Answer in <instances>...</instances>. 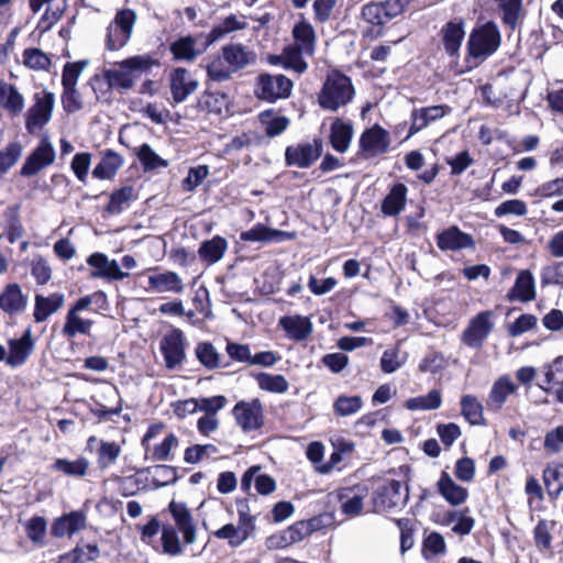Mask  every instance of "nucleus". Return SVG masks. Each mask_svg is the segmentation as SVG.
Instances as JSON below:
<instances>
[{
	"label": "nucleus",
	"mask_w": 563,
	"mask_h": 563,
	"mask_svg": "<svg viewBox=\"0 0 563 563\" xmlns=\"http://www.w3.org/2000/svg\"><path fill=\"white\" fill-rule=\"evenodd\" d=\"M179 445V440L174 433H169L165 439L153 446L152 457L157 461L173 460L172 452Z\"/></svg>",
	"instance_id": "61"
},
{
	"label": "nucleus",
	"mask_w": 563,
	"mask_h": 563,
	"mask_svg": "<svg viewBox=\"0 0 563 563\" xmlns=\"http://www.w3.org/2000/svg\"><path fill=\"white\" fill-rule=\"evenodd\" d=\"M99 443L97 463L100 468H108L113 465L121 454V446L117 442L103 441L92 435L87 441V448L91 449L93 443Z\"/></svg>",
	"instance_id": "36"
},
{
	"label": "nucleus",
	"mask_w": 563,
	"mask_h": 563,
	"mask_svg": "<svg viewBox=\"0 0 563 563\" xmlns=\"http://www.w3.org/2000/svg\"><path fill=\"white\" fill-rule=\"evenodd\" d=\"M449 112L450 108L443 104L415 109L411 112V124L407 139L426 129L432 122L442 119Z\"/></svg>",
	"instance_id": "20"
},
{
	"label": "nucleus",
	"mask_w": 563,
	"mask_h": 563,
	"mask_svg": "<svg viewBox=\"0 0 563 563\" xmlns=\"http://www.w3.org/2000/svg\"><path fill=\"white\" fill-rule=\"evenodd\" d=\"M354 95L355 90L350 77L338 70H332L327 75L318 93V103L322 109L335 112L350 103Z\"/></svg>",
	"instance_id": "1"
},
{
	"label": "nucleus",
	"mask_w": 563,
	"mask_h": 563,
	"mask_svg": "<svg viewBox=\"0 0 563 563\" xmlns=\"http://www.w3.org/2000/svg\"><path fill=\"white\" fill-rule=\"evenodd\" d=\"M247 26V21L245 15H236L231 14L223 19L221 23L216 25L209 33L210 42H216L228 34L244 30Z\"/></svg>",
	"instance_id": "41"
},
{
	"label": "nucleus",
	"mask_w": 563,
	"mask_h": 563,
	"mask_svg": "<svg viewBox=\"0 0 563 563\" xmlns=\"http://www.w3.org/2000/svg\"><path fill=\"white\" fill-rule=\"evenodd\" d=\"M65 302V296L62 292H54L49 296L35 295L33 318L35 322L46 321L52 314L57 312Z\"/></svg>",
	"instance_id": "24"
},
{
	"label": "nucleus",
	"mask_w": 563,
	"mask_h": 563,
	"mask_svg": "<svg viewBox=\"0 0 563 563\" xmlns=\"http://www.w3.org/2000/svg\"><path fill=\"white\" fill-rule=\"evenodd\" d=\"M227 249V240L217 235L213 236L211 240L205 241L200 245L198 254L201 261L208 264H214L223 257Z\"/></svg>",
	"instance_id": "38"
},
{
	"label": "nucleus",
	"mask_w": 563,
	"mask_h": 563,
	"mask_svg": "<svg viewBox=\"0 0 563 563\" xmlns=\"http://www.w3.org/2000/svg\"><path fill=\"white\" fill-rule=\"evenodd\" d=\"M148 286L156 292L181 294L185 289L181 277L172 271L156 273L148 276Z\"/></svg>",
	"instance_id": "28"
},
{
	"label": "nucleus",
	"mask_w": 563,
	"mask_h": 563,
	"mask_svg": "<svg viewBox=\"0 0 563 563\" xmlns=\"http://www.w3.org/2000/svg\"><path fill=\"white\" fill-rule=\"evenodd\" d=\"M536 297L534 280L528 271L519 273L511 290V298L520 301H530Z\"/></svg>",
	"instance_id": "43"
},
{
	"label": "nucleus",
	"mask_w": 563,
	"mask_h": 563,
	"mask_svg": "<svg viewBox=\"0 0 563 563\" xmlns=\"http://www.w3.org/2000/svg\"><path fill=\"white\" fill-rule=\"evenodd\" d=\"M214 537L221 540H228L233 548L240 547L247 538V528L235 527L232 523L224 525L214 532Z\"/></svg>",
	"instance_id": "52"
},
{
	"label": "nucleus",
	"mask_w": 563,
	"mask_h": 563,
	"mask_svg": "<svg viewBox=\"0 0 563 563\" xmlns=\"http://www.w3.org/2000/svg\"><path fill=\"white\" fill-rule=\"evenodd\" d=\"M175 529L181 533L186 544L197 541V523L185 503L172 500L168 505Z\"/></svg>",
	"instance_id": "11"
},
{
	"label": "nucleus",
	"mask_w": 563,
	"mask_h": 563,
	"mask_svg": "<svg viewBox=\"0 0 563 563\" xmlns=\"http://www.w3.org/2000/svg\"><path fill=\"white\" fill-rule=\"evenodd\" d=\"M406 362V356L400 354L398 346L386 350L380 358V367L384 373L391 374Z\"/></svg>",
	"instance_id": "60"
},
{
	"label": "nucleus",
	"mask_w": 563,
	"mask_h": 563,
	"mask_svg": "<svg viewBox=\"0 0 563 563\" xmlns=\"http://www.w3.org/2000/svg\"><path fill=\"white\" fill-rule=\"evenodd\" d=\"M30 7L33 12H38L42 9H45L43 16H42V23L44 24V27H51L63 15L64 11L67 8V1L66 0H30Z\"/></svg>",
	"instance_id": "30"
},
{
	"label": "nucleus",
	"mask_w": 563,
	"mask_h": 563,
	"mask_svg": "<svg viewBox=\"0 0 563 563\" xmlns=\"http://www.w3.org/2000/svg\"><path fill=\"white\" fill-rule=\"evenodd\" d=\"M123 163V157L119 153L107 150L101 161L93 168L92 175L98 179H111L122 167Z\"/></svg>",
	"instance_id": "37"
},
{
	"label": "nucleus",
	"mask_w": 563,
	"mask_h": 563,
	"mask_svg": "<svg viewBox=\"0 0 563 563\" xmlns=\"http://www.w3.org/2000/svg\"><path fill=\"white\" fill-rule=\"evenodd\" d=\"M201 104L209 112L221 114L229 106V96L221 91H207L201 97Z\"/></svg>",
	"instance_id": "56"
},
{
	"label": "nucleus",
	"mask_w": 563,
	"mask_h": 563,
	"mask_svg": "<svg viewBox=\"0 0 563 563\" xmlns=\"http://www.w3.org/2000/svg\"><path fill=\"white\" fill-rule=\"evenodd\" d=\"M292 86V81L283 74L264 73L256 78L254 93L261 100L275 102L288 98Z\"/></svg>",
	"instance_id": "7"
},
{
	"label": "nucleus",
	"mask_w": 563,
	"mask_h": 563,
	"mask_svg": "<svg viewBox=\"0 0 563 563\" xmlns=\"http://www.w3.org/2000/svg\"><path fill=\"white\" fill-rule=\"evenodd\" d=\"M52 468L68 476L82 477L87 474L89 462L86 457H79L75 461L57 459L53 463Z\"/></svg>",
	"instance_id": "49"
},
{
	"label": "nucleus",
	"mask_w": 563,
	"mask_h": 563,
	"mask_svg": "<svg viewBox=\"0 0 563 563\" xmlns=\"http://www.w3.org/2000/svg\"><path fill=\"white\" fill-rule=\"evenodd\" d=\"M87 65V60L67 63L64 67L62 75L63 88L76 87L77 81Z\"/></svg>",
	"instance_id": "62"
},
{
	"label": "nucleus",
	"mask_w": 563,
	"mask_h": 563,
	"mask_svg": "<svg viewBox=\"0 0 563 563\" xmlns=\"http://www.w3.org/2000/svg\"><path fill=\"white\" fill-rule=\"evenodd\" d=\"M296 238L295 232H286L277 229H271L262 223H257L251 229L243 231L240 239L244 242H262V243H278L290 241Z\"/></svg>",
	"instance_id": "18"
},
{
	"label": "nucleus",
	"mask_w": 563,
	"mask_h": 563,
	"mask_svg": "<svg viewBox=\"0 0 563 563\" xmlns=\"http://www.w3.org/2000/svg\"><path fill=\"white\" fill-rule=\"evenodd\" d=\"M195 352L199 362L206 367L214 368L219 365V354L211 343H199Z\"/></svg>",
	"instance_id": "63"
},
{
	"label": "nucleus",
	"mask_w": 563,
	"mask_h": 563,
	"mask_svg": "<svg viewBox=\"0 0 563 563\" xmlns=\"http://www.w3.org/2000/svg\"><path fill=\"white\" fill-rule=\"evenodd\" d=\"M305 53L300 48L288 45L283 49V53L276 58L283 60V67L291 69L298 74H302L307 70L308 64L303 59Z\"/></svg>",
	"instance_id": "44"
},
{
	"label": "nucleus",
	"mask_w": 563,
	"mask_h": 563,
	"mask_svg": "<svg viewBox=\"0 0 563 563\" xmlns=\"http://www.w3.org/2000/svg\"><path fill=\"white\" fill-rule=\"evenodd\" d=\"M87 264L93 268L90 273L91 278L123 280L129 276L128 273L120 269L115 260H110L106 254L100 252L90 254L87 258Z\"/></svg>",
	"instance_id": "16"
},
{
	"label": "nucleus",
	"mask_w": 563,
	"mask_h": 563,
	"mask_svg": "<svg viewBox=\"0 0 563 563\" xmlns=\"http://www.w3.org/2000/svg\"><path fill=\"white\" fill-rule=\"evenodd\" d=\"M363 407V399L360 396L341 395L333 405L336 416L347 417L357 413Z\"/></svg>",
	"instance_id": "53"
},
{
	"label": "nucleus",
	"mask_w": 563,
	"mask_h": 563,
	"mask_svg": "<svg viewBox=\"0 0 563 563\" xmlns=\"http://www.w3.org/2000/svg\"><path fill=\"white\" fill-rule=\"evenodd\" d=\"M437 245L442 251H460L473 246V239L457 227H450L437 235Z\"/></svg>",
	"instance_id": "27"
},
{
	"label": "nucleus",
	"mask_w": 563,
	"mask_h": 563,
	"mask_svg": "<svg viewBox=\"0 0 563 563\" xmlns=\"http://www.w3.org/2000/svg\"><path fill=\"white\" fill-rule=\"evenodd\" d=\"M494 329V313L482 311L473 317L461 334L462 342L473 349H481Z\"/></svg>",
	"instance_id": "8"
},
{
	"label": "nucleus",
	"mask_w": 563,
	"mask_h": 563,
	"mask_svg": "<svg viewBox=\"0 0 563 563\" xmlns=\"http://www.w3.org/2000/svg\"><path fill=\"white\" fill-rule=\"evenodd\" d=\"M229 63L224 59L223 54L221 53L217 57H214L207 66V74L211 80L221 82L230 79L232 74H234L233 69H230Z\"/></svg>",
	"instance_id": "54"
},
{
	"label": "nucleus",
	"mask_w": 563,
	"mask_h": 563,
	"mask_svg": "<svg viewBox=\"0 0 563 563\" xmlns=\"http://www.w3.org/2000/svg\"><path fill=\"white\" fill-rule=\"evenodd\" d=\"M104 296L102 291L80 297L68 309L65 316V322L62 328V334L67 340H73L78 335L89 336L93 327V321L84 318L81 312L88 309L97 297Z\"/></svg>",
	"instance_id": "3"
},
{
	"label": "nucleus",
	"mask_w": 563,
	"mask_h": 563,
	"mask_svg": "<svg viewBox=\"0 0 563 563\" xmlns=\"http://www.w3.org/2000/svg\"><path fill=\"white\" fill-rule=\"evenodd\" d=\"M364 497V490H362L358 487H346L338 492V498L341 504V509L343 514L350 517H355L361 514L363 509Z\"/></svg>",
	"instance_id": "35"
},
{
	"label": "nucleus",
	"mask_w": 563,
	"mask_h": 563,
	"mask_svg": "<svg viewBox=\"0 0 563 563\" xmlns=\"http://www.w3.org/2000/svg\"><path fill=\"white\" fill-rule=\"evenodd\" d=\"M22 155V145L19 142H12L0 151V177L15 165Z\"/></svg>",
	"instance_id": "58"
},
{
	"label": "nucleus",
	"mask_w": 563,
	"mask_h": 563,
	"mask_svg": "<svg viewBox=\"0 0 563 563\" xmlns=\"http://www.w3.org/2000/svg\"><path fill=\"white\" fill-rule=\"evenodd\" d=\"M163 553L176 556L184 552L178 531L172 525H163L161 529Z\"/></svg>",
	"instance_id": "48"
},
{
	"label": "nucleus",
	"mask_w": 563,
	"mask_h": 563,
	"mask_svg": "<svg viewBox=\"0 0 563 563\" xmlns=\"http://www.w3.org/2000/svg\"><path fill=\"white\" fill-rule=\"evenodd\" d=\"M25 108V99L16 86L0 80V109L9 117H19Z\"/></svg>",
	"instance_id": "21"
},
{
	"label": "nucleus",
	"mask_w": 563,
	"mask_h": 563,
	"mask_svg": "<svg viewBox=\"0 0 563 563\" xmlns=\"http://www.w3.org/2000/svg\"><path fill=\"white\" fill-rule=\"evenodd\" d=\"M89 85L96 96V99L101 102H109L112 99V91L115 89L109 76L107 68L96 73L89 80Z\"/></svg>",
	"instance_id": "40"
},
{
	"label": "nucleus",
	"mask_w": 563,
	"mask_h": 563,
	"mask_svg": "<svg viewBox=\"0 0 563 563\" xmlns=\"http://www.w3.org/2000/svg\"><path fill=\"white\" fill-rule=\"evenodd\" d=\"M232 415L244 432L258 430L264 424L263 406L258 399L239 401L233 407Z\"/></svg>",
	"instance_id": "10"
},
{
	"label": "nucleus",
	"mask_w": 563,
	"mask_h": 563,
	"mask_svg": "<svg viewBox=\"0 0 563 563\" xmlns=\"http://www.w3.org/2000/svg\"><path fill=\"white\" fill-rule=\"evenodd\" d=\"M461 412L463 417L474 426L484 424V408L482 402L473 395L461 398Z\"/></svg>",
	"instance_id": "45"
},
{
	"label": "nucleus",
	"mask_w": 563,
	"mask_h": 563,
	"mask_svg": "<svg viewBox=\"0 0 563 563\" xmlns=\"http://www.w3.org/2000/svg\"><path fill=\"white\" fill-rule=\"evenodd\" d=\"M279 325L288 338L295 341L306 340L312 332V322L308 317L287 316L279 319Z\"/></svg>",
	"instance_id": "31"
},
{
	"label": "nucleus",
	"mask_w": 563,
	"mask_h": 563,
	"mask_svg": "<svg viewBox=\"0 0 563 563\" xmlns=\"http://www.w3.org/2000/svg\"><path fill=\"white\" fill-rule=\"evenodd\" d=\"M517 385L508 375L497 378L487 395L486 407L488 410L497 412L501 410L508 397L517 391Z\"/></svg>",
	"instance_id": "19"
},
{
	"label": "nucleus",
	"mask_w": 563,
	"mask_h": 563,
	"mask_svg": "<svg viewBox=\"0 0 563 563\" xmlns=\"http://www.w3.org/2000/svg\"><path fill=\"white\" fill-rule=\"evenodd\" d=\"M197 40L192 36H184L172 43L170 52L175 59L192 62L202 52L196 47Z\"/></svg>",
	"instance_id": "42"
},
{
	"label": "nucleus",
	"mask_w": 563,
	"mask_h": 563,
	"mask_svg": "<svg viewBox=\"0 0 563 563\" xmlns=\"http://www.w3.org/2000/svg\"><path fill=\"white\" fill-rule=\"evenodd\" d=\"M136 156L145 170L168 166V162L156 154L148 144H142L136 150Z\"/></svg>",
	"instance_id": "55"
},
{
	"label": "nucleus",
	"mask_w": 563,
	"mask_h": 563,
	"mask_svg": "<svg viewBox=\"0 0 563 563\" xmlns=\"http://www.w3.org/2000/svg\"><path fill=\"white\" fill-rule=\"evenodd\" d=\"M404 500L401 483L388 481L373 493V505L376 512H384L397 507Z\"/></svg>",
	"instance_id": "17"
},
{
	"label": "nucleus",
	"mask_w": 563,
	"mask_h": 563,
	"mask_svg": "<svg viewBox=\"0 0 563 563\" xmlns=\"http://www.w3.org/2000/svg\"><path fill=\"white\" fill-rule=\"evenodd\" d=\"M407 194L406 185L395 184L382 202V212L387 217L398 216L406 207Z\"/></svg>",
	"instance_id": "33"
},
{
	"label": "nucleus",
	"mask_w": 563,
	"mask_h": 563,
	"mask_svg": "<svg viewBox=\"0 0 563 563\" xmlns=\"http://www.w3.org/2000/svg\"><path fill=\"white\" fill-rule=\"evenodd\" d=\"M199 82L192 74L183 67L173 69L169 74V88L174 102H184L198 89Z\"/></svg>",
	"instance_id": "15"
},
{
	"label": "nucleus",
	"mask_w": 563,
	"mask_h": 563,
	"mask_svg": "<svg viewBox=\"0 0 563 563\" xmlns=\"http://www.w3.org/2000/svg\"><path fill=\"white\" fill-rule=\"evenodd\" d=\"M86 527V516L81 511L70 514L56 519L52 526V533L55 537L71 536Z\"/></svg>",
	"instance_id": "34"
},
{
	"label": "nucleus",
	"mask_w": 563,
	"mask_h": 563,
	"mask_svg": "<svg viewBox=\"0 0 563 563\" xmlns=\"http://www.w3.org/2000/svg\"><path fill=\"white\" fill-rule=\"evenodd\" d=\"M166 368L179 367L186 358V341L181 330L173 329L166 333L159 343Z\"/></svg>",
	"instance_id": "9"
},
{
	"label": "nucleus",
	"mask_w": 563,
	"mask_h": 563,
	"mask_svg": "<svg viewBox=\"0 0 563 563\" xmlns=\"http://www.w3.org/2000/svg\"><path fill=\"white\" fill-rule=\"evenodd\" d=\"M543 448L549 454H559L563 451V424L545 433Z\"/></svg>",
	"instance_id": "64"
},
{
	"label": "nucleus",
	"mask_w": 563,
	"mask_h": 563,
	"mask_svg": "<svg viewBox=\"0 0 563 563\" xmlns=\"http://www.w3.org/2000/svg\"><path fill=\"white\" fill-rule=\"evenodd\" d=\"M353 134V124L336 118L331 124L330 144L336 152L345 153L350 147Z\"/></svg>",
	"instance_id": "32"
},
{
	"label": "nucleus",
	"mask_w": 563,
	"mask_h": 563,
	"mask_svg": "<svg viewBox=\"0 0 563 563\" xmlns=\"http://www.w3.org/2000/svg\"><path fill=\"white\" fill-rule=\"evenodd\" d=\"M156 65V60L150 55H136L115 63L107 68L115 89L125 91L134 87L142 74L147 73Z\"/></svg>",
	"instance_id": "2"
},
{
	"label": "nucleus",
	"mask_w": 563,
	"mask_h": 563,
	"mask_svg": "<svg viewBox=\"0 0 563 563\" xmlns=\"http://www.w3.org/2000/svg\"><path fill=\"white\" fill-rule=\"evenodd\" d=\"M258 118L265 133L271 137L279 135L289 125L288 118L276 113L274 110L264 111Z\"/></svg>",
	"instance_id": "46"
},
{
	"label": "nucleus",
	"mask_w": 563,
	"mask_h": 563,
	"mask_svg": "<svg viewBox=\"0 0 563 563\" xmlns=\"http://www.w3.org/2000/svg\"><path fill=\"white\" fill-rule=\"evenodd\" d=\"M136 22V13L131 9L117 12L114 20L107 27L106 46L118 51L125 46L131 38Z\"/></svg>",
	"instance_id": "6"
},
{
	"label": "nucleus",
	"mask_w": 563,
	"mask_h": 563,
	"mask_svg": "<svg viewBox=\"0 0 563 563\" xmlns=\"http://www.w3.org/2000/svg\"><path fill=\"white\" fill-rule=\"evenodd\" d=\"M23 64L33 70H46L51 58L38 48H27L23 52Z\"/></svg>",
	"instance_id": "59"
},
{
	"label": "nucleus",
	"mask_w": 563,
	"mask_h": 563,
	"mask_svg": "<svg viewBox=\"0 0 563 563\" xmlns=\"http://www.w3.org/2000/svg\"><path fill=\"white\" fill-rule=\"evenodd\" d=\"M389 146V133L378 124L366 129L361 134L360 148L365 157L372 158L382 155L388 151Z\"/></svg>",
	"instance_id": "12"
},
{
	"label": "nucleus",
	"mask_w": 563,
	"mask_h": 563,
	"mask_svg": "<svg viewBox=\"0 0 563 563\" xmlns=\"http://www.w3.org/2000/svg\"><path fill=\"white\" fill-rule=\"evenodd\" d=\"M56 153L52 143L47 140L41 141L38 146L26 157L20 172L21 175L24 177L36 175L42 169L52 165Z\"/></svg>",
	"instance_id": "14"
},
{
	"label": "nucleus",
	"mask_w": 563,
	"mask_h": 563,
	"mask_svg": "<svg viewBox=\"0 0 563 563\" xmlns=\"http://www.w3.org/2000/svg\"><path fill=\"white\" fill-rule=\"evenodd\" d=\"M257 384L261 389L269 393L284 394L288 390L289 384L283 375L262 373L257 376Z\"/></svg>",
	"instance_id": "57"
},
{
	"label": "nucleus",
	"mask_w": 563,
	"mask_h": 563,
	"mask_svg": "<svg viewBox=\"0 0 563 563\" xmlns=\"http://www.w3.org/2000/svg\"><path fill=\"white\" fill-rule=\"evenodd\" d=\"M544 483L550 494L563 492V463H550L543 471Z\"/></svg>",
	"instance_id": "51"
},
{
	"label": "nucleus",
	"mask_w": 563,
	"mask_h": 563,
	"mask_svg": "<svg viewBox=\"0 0 563 563\" xmlns=\"http://www.w3.org/2000/svg\"><path fill=\"white\" fill-rule=\"evenodd\" d=\"M55 97L53 92L42 90L33 96V104L25 113V129L30 134L38 133L52 119Z\"/></svg>",
	"instance_id": "5"
},
{
	"label": "nucleus",
	"mask_w": 563,
	"mask_h": 563,
	"mask_svg": "<svg viewBox=\"0 0 563 563\" xmlns=\"http://www.w3.org/2000/svg\"><path fill=\"white\" fill-rule=\"evenodd\" d=\"M294 46L301 49L306 56L311 57L314 55L317 46L316 31L310 22L301 19L295 23L292 31Z\"/></svg>",
	"instance_id": "22"
},
{
	"label": "nucleus",
	"mask_w": 563,
	"mask_h": 563,
	"mask_svg": "<svg viewBox=\"0 0 563 563\" xmlns=\"http://www.w3.org/2000/svg\"><path fill=\"white\" fill-rule=\"evenodd\" d=\"M8 344L7 364L11 367L23 365L34 349L31 330H26L20 339H11Z\"/></svg>",
	"instance_id": "23"
},
{
	"label": "nucleus",
	"mask_w": 563,
	"mask_h": 563,
	"mask_svg": "<svg viewBox=\"0 0 563 563\" xmlns=\"http://www.w3.org/2000/svg\"><path fill=\"white\" fill-rule=\"evenodd\" d=\"M27 305V297L23 294L20 285L12 283L0 292V308L8 314L22 312Z\"/></svg>",
	"instance_id": "25"
},
{
	"label": "nucleus",
	"mask_w": 563,
	"mask_h": 563,
	"mask_svg": "<svg viewBox=\"0 0 563 563\" xmlns=\"http://www.w3.org/2000/svg\"><path fill=\"white\" fill-rule=\"evenodd\" d=\"M437 487L446 503L454 507L464 504L468 497L467 489L457 485L446 472H442Z\"/></svg>",
	"instance_id": "29"
},
{
	"label": "nucleus",
	"mask_w": 563,
	"mask_h": 563,
	"mask_svg": "<svg viewBox=\"0 0 563 563\" xmlns=\"http://www.w3.org/2000/svg\"><path fill=\"white\" fill-rule=\"evenodd\" d=\"M500 41V33L494 23L488 22L475 27L467 42L468 55L483 62L498 49Z\"/></svg>",
	"instance_id": "4"
},
{
	"label": "nucleus",
	"mask_w": 563,
	"mask_h": 563,
	"mask_svg": "<svg viewBox=\"0 0 563 563\" xmlns=\"http://www.w3.org/2000/svg\"><path fill=\"white\" fill-rule=\"evenodd\" d=\"M442 404L441 393L437 389L429 391L424 396L410 398L406 401V408L409 410H434Z\"/></svg>",
	"instance_id": "50"
},
{
	"label": "nucleus",
	"mask_w": 563,
	"mask_h": 563,
	"mask_svg": "<svg viewBox=\"0 0 563 563\" xmlns=\"http://www.w3.org/2000/svg\"><path fill=\"white\" fill-rule=\"evenodd\" d=\"M322 152L321 140H313L311 143H299L288 146L285 151V161L288 166H297L299 168L309 167L319 158Z\"/></svg>",
	"instance_id": "13"
},
{
	"label": "nucleus",
	"mask_w": 563,
	"mask_h": 563,
	"mask_svg": "<svg viewBox=\"0 0 563 563\" xmlns=\"http://www.w3.org/2000/svg\"><path fill=\"white\" fill-rule=\"evenodd\" d=\"M443 45L445 52L454 56L460 51L464 40V29L462 22H449L442 30Z\"/></svg>",
	"instance_id": "39"
},
{
	"label": "nucleus",
	"mask_w": 563,
	"mask_h": 563,
	"mask_svg": "<svg viewBox=\"0 0 563 563\" xmlns=\"http://www.w3.org/2000/svg\"><path fill=\"white\" fill-rule=\"evenodd\" d=\"M5 234L10 243H14L24 234V228L20 220L19 207H9L4 213Z\"/></svg>",
	"instance_id": "47"
},
{
	"label": "nucleus",
	"mask_w": 563,
	"mask_h": 563,
	"mask_svg": "<svg viewBox=\"0 0 563 563\" xmlns=\"http://www.w3.org/2000/svg\"><path fill=\"white\" fill-rule=\"evenodd\" d=\"M224 59L234 73L252 65L256 60V54L242 44H228L221 48Z\"/></svg>",
	"instance_id": "26"
}]
</instances>
